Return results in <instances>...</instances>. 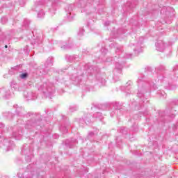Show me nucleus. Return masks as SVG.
<instances>
[{
	"label": "nucleus",
	"instance_id": "6ab92c4d",
	"mask_svg": "<svg viewBox=\"0 0 178 178\" xmlns=\"http://www.w3.org/2000/svg\"><path fill=\"white\" fill-rule=\"evenodd\" d=\"M29 26H30V20H29V19H24V24H23V25H22V27H23V28L25 27V29H29Z\"/></svg>",
	"mask_w": 178,
	"mask_h": 178
},
{
	"label": "nucleus",
	"instance_id": "393cba45",
	"mask_svg": "<svg viewBox=\"0 0 178 178\" xmlns=\"http://www.w3.org/2000/svg\"><path fill=\"white\" fill-rule=\"evenodd\" d=\"M120 133H122V134H127V129H126V127H121Z\"/></svg>",
	"mask_w": 178,
	"mask_h": 178
},
{
	"label": "nucleus",
	"instance_id": "c9c22d12",
	"mask_svg": "<svg viewBox=\"0 0 178 178\" xmlns=\"http://www.w3.org/2000/svg\"><path fill=\"white\" fill-rule=\"evenodd\" d=\"M13 137H15V138H16V140H17V132H13Z\"/></svg>",
	"mask_w": 178,
	"mask_h": 178
},
{
	"label": "nucleus",
	"instance_id": "9b49d317",
	"mask_svg": "<svg viewBox=\"0 0 178 178\" xmlns=\"http://www.w3.org/2000/svg\"><path fill=\"white\" fill-rule=\"evenodd\" d=\"M0 95L3 97L5 99H8L10 96V90L7 89H0Z\"/></svg>",
	"mask_w": 178,
	"mask_h": 178
},
{
	"label": "nucleus",
	"instance_id": "39448f33",
	"mask_svg": "<svg viewBox=\"0 0 178 178\" xmlns=\"http://www.w3.org/2000/svg\"><path fill=\"white\" fill-rule=\"evenodd\" d=\"M31 116L34 118V122H32V121H28L25 126L26 129H30L31 127H35V126H37V122H40L41 120V115L40 114L31 113Z\"/></svg>",
	"mask_w": 178,
	"mask_h": 178
},
{
	"label": "nucleus",
	"instance_id": "dca6fc26",
	"mask_svg": "<svg viewBox=\"0 0 178 178\" xmlns=\"http://www.w3.org/2000/svg\"><path fill=\"white\" fill-rule=\"evenodd\" d=\"M77 58V56H65V59L67 60L68 62H73Z\"/></svg>",
	"mask_w": 178,
	"mask_h": 178
},
{
	"label": "nucleus",
	"instance_id": "3c124183",
	"mask_svg": "<svg viewBox=\"0 0 178 178\" xmlns=\"http://www.w3.org/2000/svg\"><path fill=\"white\" fill-rule=\"evenodd\" d=\"M115 109H120V108H119V107H117V108H115Z\"/></svg>",
	"mask_w": 178,
	"mask_h": 178
},
{
	"label": "nucleus",
	"instance_id": "13d9d810",
	"mask_svg": "<svg viewBox=\"0 0 178 178\" xmlns=\"http://www.w3.org/2000/svg\"><path fill=\"white\" fill-rule=\"evenodd\" d=\"M159 80H162V78L160 77V78H159Z\"/></svg>",
	"mask_w": 178,
	"mask_h": 178
},
{
	"label": "nucleus",
	"instance_id": "2eb2a0df",
	"mask_svg": "<svg viewBox=\"0 0 178 178\" xmlns=\"http://www.w3.org/2000/svg\"><path fill=\"white\" fill-rule=\"evenodd\" d=\"M93 118H95L97 120H102L104 117H102V113L97 112L93 115Z\"/></svg>",
	"mask_w": 178,
	"mask_h": 178
},
{
	"label": "nucleus",
	"instance_id": "37998d69",
	"mask_svg": "<svg viewBox=\"0 0 178 178\" xmlns=\"http://www.w3.org/2000/svg\"><path fill=\"white\" fill-rule=\"evenodd\" d=\"M76 141H77V140L74 139V140H71V143H76Z\"/></svg>",
	"mask_w": 178,
	"mask_h": 178
},
{
	"label": "nucleus",
	"instance_id": "a19ab883",
	"mask_svg": "<svg viewBox=\"0 0 178 178\" xmlns=\"http://www.w3.org/2000/svg\"><path fill=\"white\" fill-rule=\"evenodd\" d=\"M171 10L172 12V19L175 17V9L171 8Z\"/></svg>",
	"mask_w": 178,
	"mask_h": 178
},
{
	"label": "nucleus",
	"instance_id": "f704fd0d",
	"mask_svg": "<svg viewBox=\"0 0 178 178\" xmlns=\"http://www.w3.org/2000/svg\"><path fill=\"white\" fill-rule=\"evenodd\" d=\"M80 3H81V8H86V4H84V1H83V0H81L80 1Z\"/></svg>",
	"mask_w": 178,
	"mask_h": 178
},
{
	"label": "nucleus",
	"instance_id": "473e14b6",
	"mask_svg": "<svg viewBox=\"0 0 178 178\" xmlns=\"http://www.w3.org/2000/svg\"><path fill=\"white\" fill-rule=\"evenodd\" d=\"M17 67H14V68H11V70H10L9 71V74H15V72H13V71H12V70H17Z\"/></svg>",
	"mask_w": 178,
	"mask_h": 178
},
{
	"label": "nucleus",
	"instance_id": "5701e85b",
	"mask_svg": "<svg viewBox=\"0 0 178 178\" xmlns=\"http://www.w3.org/2000/svg\"><path fill=\"white\" fill-rule=\"evenodd\" d=\"M113 79L115 81H119V76H118V73L116 72V70L114 71V76Z\"/></svg>",
	"mask_w": 178,
	"mask_h": 178
},
{
	"label": "nucleus",
	"instance_id": "f257e3e1",
	"mask_svg": "<svg viewBox=\"0 0 178 178\" xmlns=\"http://www.w3.org/2000/svg\"><path fill=\"white\" fill-rule=\"evenodd\" d=\"M144 75H140L137 81L138 83V97L141 98L145 92H148L151 88L156 90L158 88L155 83H150L147 81H144Z\"/></svg>",
	"mask_w": 178,
	"mask_h": 178
},
{
	"label": "nucleus",
	"instance_id": "a878e982",
	"mask_svg": "<svg viewBox=\"0 0 178 178\" xmlns=\"http://www.w3.org/2000/svg\"><path fill=\"white\" fill-rule=\"evenodd\" d=\"M156 70H158L159 72H163V70H165V66L159 65L156 67Z\"/></svg>",
	"mask_w": 178,
	"mask_h": 178
},
{
	"label": "nucleus",
	"instance_id": "b1692460",
	"mask_svg": "<svg viewBox=\"0 0 178 178\" xmlns=\"http://www.w3.org/2000/svg\"><path fill=\"white\" fill-rule=\"evenodd\" d=\"M10 87L13 90H17V84H16V83L15 81L11 82Z\"/></svg>",
	"mask_w": 178,
	"mask_h": 178
},
{
	"label": "nucleus",
	"instance_id": "09e8293b",
	"mask_svg": "<svg viewBox=\"0 0 178 178\" xmlns=\"http://www.w3.org/2000/svg\"><path fill=\"white\" fill-rule=\"evenodd\" d=\"M117 105H118V103H115V106H117Z\"/></svg>",
	"mask_w": 178,
	"mask_h": 178
},
{
	"label": "nucleus",
	"instance_id": "0eeeda50",
	"mask_svg": "<svg viewBox=\"0 0 178 178\" xmlns=\"http://www.w3.org/2000/svg\"><path fill=\"white\" fill-rule=\"evenodd\" d=\"M155 47L159 52H163L166 49V44L163 40H158L155 43Z\"/></svg>",
	"mask_w": 178,
	"mask_h": 178
},
{
	"label": "nucleus",
	"instance_id": "a211bd4d",
	"mask_svg": "<svg viewBox=\"0 0 178 178\" xmlns=\"http://www.w3.org/2000/svg\"><path fill=\"white\" fill-rule=\"evenodd\" d=\"M67 19L68 22H73L74 20V14L73 13L67 14Z\"/></svg>",
	"mask_w": 178,
	"mask_h": 178
},
{
	"label": "nucleus",
	"instance_id": "c03bdc74",
	"mask_svg": "<svg viewBox=\"0 0 178 178\" xmlns=\"http://www.w3.org/2000/svg\"><path fill=\"white\" fill-rule=\"evenodd\" d=\"M16 113H17V115H20V113H19V110L18 109L16 110Z\"/></svg>",
	"mask_w": 178,
	"mask_h": 178
},
{
	"label": "nucleus",
	"instance_id": "5fc2aeb1",
	"mask_svg": "<svg viewBox=\"0 0 178 178\" xmlns=\"http://www.w3.org/2000/svg\"><path fill=\"white\" fill-rule=\"evenodd\" d=\"M18 134H20V131H18Z\"/></svg>",
	"mask_w": 178,
	"mask_h": 178
},
{
	"label": "nucleus",
	"instance_id": "de8ad7c7",
	"mask_svg": "<svg viewBox=\"0 0 178 178\" xmlns=\"http://www.w3.org/2000/svg\"><path fill=\"white\" fill-rule=\"evenodd\" d=\"M175 70H177V68H176V66L174 67Z\"/></svg>",
	"mask_w": 178,
	"mask_h": 178
},
{
	"label": "nucleus",
	"instance_id": "58836bf2",
	"mask_svg": "<svg viewBox=\"0 0 178 178\" xmlns=\"http://www.w3.org/2000/svg\"><path fill=\"white\" fill-rule=\"evenodd\" d=\"M102 51L104 52V54H106V52H108V49L104 48L102 49Z\"/></svg>",
	"mask_w": 178,
	"mask_h": 178
},
{
	"label": "nucleus",
	"instance_id": "603ef678",
	"mask_svg": "<svg viewBox=\"0 0 178 178\" xmlns=\"http://www.w3.org/2000/svg\"><path fill=\"white\" fill-rule=\"evenodd\" d=\"M29 116H31V113H29Z\"/></svg>",
	"mask_w": 178,
	"mask_h": 178
},
{
	"label": "nucleus",
	"instance_id": "cd10ccee",
	"mask_svg": "<svg viewBox=\"0 0 178 178\" xmlns=\"http://www.w3.org/2000/svg\"><path fill=\"white\" fill-rule=\"evenodd\" d=\"M84 29H80L79 32H78V35L79 37H81V35H83L84 34Z\"/></svg>",
	"mask_w": 178,
	"mask_h": 178
},
{
	"label": "nucleus",
	"instance_id": "4d7b16f0",
	"mask_svg": "<svg viewBox=\"0 0 178 178\" xmlns=\"http://www.w3.org/2000/svg\"><path fill=\"white\" fill-rule=\"evenodd\" d=\"M3 142H4V143L6 142V140L4 139V140H3Z\"/></svg>",
	"mask_w": 178,
	"mask_h": 178
},
{
	"label": "nucleus",
	"instance_id": "4be33fe9",
	"mask_svg": "<svg viewBox=\"0 0 178 178\" xmlns=\"http://www.w3.org/2000/svg\"><path fill=\"white\" fill-rule=\"evenodd\" d=\"M122 51L123 50L122 49V47H118L116 48L115 53H117L119 56V55H120V54H122Z\"/></svg>",
	"mask_w": 178,
	"mask_h": 178
},
{
	"label": "nucleus",
	"instance_id": "2f4dec72",
	"mask_svg": "<svg viewBox=\"0 0 178 178\" xmlns=\"http://www.w3.org/2000/svg\"><path fill=\"white\" fill-rule=\"evenodd\" d=\"M100 83H101L102 86H105V84H106V80L102 78L101 80H100Z\"/></svg>",
	"mask_w": 178,
	"mask_h": 178
},
{
	"label": "nucleus",
	"instance_id": "f3484780",
	"mask_svg": "<svg viewBox=\"0 0 178 178\" xmlns=\"http://www.w3.org/2000/svg\"><path fill=\"white\" fill-rule=\"evenodd\" d=\"M73 48V44H65L63 46H61V49L64 50L72 49Z\"/></svg>",
	"mask_w": 178,
	"mask_h": 178
},
{
	"label": "nucleus",
	"instance_id": "7ed1b4c3",
	"mask_svg": "<svg viewBox=\"0 0 178 178\" xmlns=\"http://www.w3.org/2000/svg\"><path fill=\"white\" fill-rule=\"evenodd\" d=\"M143 42H144V37H140L136 43L129 44L136 56H137L140 53L143 52V49L141 47Z\"/></svg>",
	"mask_w": 178,
	"mask_h": 178
},
{
	"label": "nucleus",
	"instance_id": "9d476101",
	"mask_svg": "<svg viewBox=\"0 0 178 178\" xmlns=\"http://www.w3.org/2000/svg\"><path fill=\"white\" fill-rule=\"evenodd\" d=\"M62 0H52L51 1V6L52 8L49 9V12L51 13V15H55V10H56V5L59 3Z\"/></svg>",
	"mask_w": 178,
	"mask_h": 178
},
{
	"label": "nucleus",
	"instance_id": "c756f323",
	"mask_svg": "<svg viewBox=\"0 0 178 178\" xmlns=\"http://www.w3.org/2000/svg\"><path fill=\"white\" fill-rule=\"evenodd\" d=\"M69 111H70V112H76V111H77V107L76 106H70Z\"/></svg>",
	"mask_w": 178,
	"mask_h": 178
},
{
	"label": "nucleus",
	"instance_id": "c85d7f7f",
	"mask_svg": "<svg viewBox=\"0 0 178 178\" xmlns=\"http://www.w3.org/2000/svg\"><path fill=\"white\" fill-rule=\"evenodd\" d=\"M60 131H62V133L63 134H65V133H67V128L65 127H62L60 129Z\"/></svg>",
	"mask_w": 178,
	"mask_h": 178
},
{
	"label": "nucleus",
	"instance_id": "ea45409f",
	"mask_svg": "<svg viewBox=\"0 0 178 178\" xmlns=\"http://www.w3.org/2000/svg\"><path fill=\"white\" fill-rule=\"evenodd\" d=\"M86 73H91V67H89L86 71Z\"/></svg>",
	"mask_w": 178,
	"mask_h": 178
},
{
	"label": "nucleus",
	"instance_id": "864d4df0",
	"mask_svg": "<svg viewBox=\"0 0 178 178\" xmlns=\"http://www.w3.org/2000/svg\"><path fill=\"white\" fill-rule=\"evenodd\" d=\"M5 48H8V45H5Z\"/></svg>",
	"mask_w": 178,
	"mask_h": 178
},
{
	"label": "nucleus",
	"instance_id": "bb28decb",
	"mask_svg": "<svg viewBox=\"0 0 178 178\" xmlns=\"http://www.w3.org/2000/svg\"><path fill=\"white\" fill-rule=\"evenodd\" d=\"M2 24H6L8 22V18L6 17H3L1 19Z\"/></svg>",
	"mask_w": 178,
	"mask_h": 178
},
{
	"label": "nucleus",
	"instance_id": "4468645a",
	"mask_svg": "<svg viewBox=\"0 0 178 178\" xmlns=\"http://www.w3.org/2000/svg\"><path fill=\"white\" fill-rule=\"evenodd\" d=\"M73 8H74V6L73 4H70L66 6L65 10L67 13V14L73 13Z\"/></svg>",
	"mask_w": 178,
	"mask_h": 178
},
{
	"label": "nucleus",
	"instance_id": "79ce46f5",
	"mask_svg": "<svg viewBox=\"0 0 178 178\" xmlns=\"http://www.w3.org/2000/svg\"><path fill=\"white\" fill-rule=\"evenodd\" d=\"M5 127V125L3 123H0V129H3Z\"/></svg>",
	"mask_w": 178,
	"mask_h": 178
},
{
	"label": "nucleus",
	"instance_id": "f03ea898",
	"mask_svg": "<svg viewBox=\"0 0 178 178\" xmlns=\"http://www.w3.org/2000/svg\"><path fill=\"white\" fill-rule=\"evenodd\" d=\"M39 91H42L43 94H44L45 98H49L50 99H52V95H54L55 92V90L49 87V85L47 83L40 86Z\"/></svg>",
	"mask_w": 178,
	"mask_h": 178
},
{
	"label": "nucleus",
	"instance_id": "4c0bfd02",
	"mask_svg": "<svg viewBox=\"0 0 178 178\" xmlns=\"http://www.w3.org/2000/svg\"><path fill=\"white\" fill-rule=\"evenodd\" d=\"M109 24H111V22H109V21H106V22L104 23V26H109Z\"/></svg>",
	"mask_w": 178,
	"mask_h": 178
},
{
	"label": "nucleus",
	"instance_id": "49530a36",
	"mask_svg": "<svg viewBox=\"0 0 178 178\" xmlns=\"http://www.w3.org/2000/svg\"><path fill=\"white\" fill-rule=\"evenodd\" d=\"M175 115L172 114V115H171L172 119H173V118H175Z\"/></svg>",
	"mask_w": 178,
	"mask_h": 178
},
{
	"label": "nucleus",
	"instance_id": "e433bc0d",
	"mask_svg": "<svg viewBox=\"0 0 178 178\" xmlns=\"http://www.w3.org/2000/svg\"><path fill=\"white\" fill-rule=\"evenodd\" d=\"M93 136H94V132L92 131L89 132L88 137H93Z\"/></svg>",
	"mask_w": 178,
	"mask_h": 178
},
{
	"label": "nucleus",
	"instance_id": "f8f14e48",
	"mask_svg": "<svg viewBox=\"0 0 178 178\" xmlns=\"http://www.w3.org/2000/svg\"><path fill=\"white\" fill-rule=\"evenodd\" d=\"M91 115H88L84 120H80L79 122L80 123H83V122H85L86 124H90L91 123H92V120H91Z\"/></svg>",
	"mask_w": 178,
	"mask_h": 178
},
{
	"label": "nucleus",
	"instance_id": "7c9ffc66",
	"mask_svg": "<svg viewBox=\"0 0 178 178\" xmlns=\"http://www.w3.org/2000/svg\"><path fill=\"white\" fill-rule=\"evenodd\" d=\"M124 58L125 59H130L131 58V54H125Z\"/></svg>",
	"mask_w": 178,
	"mask_h": 178
},
{
	"label": "nucleus",
	"instance_id": "20e7f679",
	"mask_svg": "<svg viewBox=\"0 0 178 178\" xmlns=\"http://www.w3.org/2000/svg\"><path fill=\"white\" fill-rule=\"evenodd\" d=\"M34 168L33 165H29L25 170L23 174L18 172L17 176L19 178H33L34 176Z\"/></svg>",
	"mask_w": 178,
	"mask_h": 178
},
{
	"label": "nucleus",
	"instance_id": "a18cd8bd",
	"mask_svg": "<svg viewBox=\"0 0 178 178\" xmlns=\"http://www.w3.org/2000/svg\"><path fill=\"white\" fill-rule=\"evenodd\" d=\"M128 86H130V82H127V87Z\"/></svg>",
	"mask_w": 178,
	"mask_h": 178
},
{
	"label": "nucleus",
	"instance_id": "72a5a7b5",
	"mask_svg": "<svg viewBox=\"0 0 178 178\" xmlns=\"http://www.w3.org/2000/svg\"><path fill=\"white\" fill-rule=\"evenodd\" d=\"M41 40H38V39L36 40V41L34 42V43L32 42L33 45H38V44H40Z\"/></svg>",
	"mask_w": 178,
	"mask_h": 178
},
{
	"label": "nucleus",
	"instance_id": "8fccbe9b",
	"mask_svg": "<svg viewBox=\"0 0 178 178\" xmlns=\"http://www.w3.org/2000/svg\"><path fill=\"white\" fill-rule=\"evenodd\" d=\"M111 117L113 116V113H111Z\"/></svg>",
	"mask_w": 178,
	"mask_h": 178
},
{
	"label": "nucleus",
	"instance_id": "ddd939ff",
	"mask_svg": "<svg viewBox=\"0 0 178 178\" xmlns=\"http://www.w3.org/2000/svg\"><path fill=\"white\" fill-rule=\"evenodd\" d=\"M52 63H54V58L52 57H49L44 63V66L48 67V66H52Z\"/></svg>",
	"mask_w": 178,
	"mask_h": 178
},
{
	"label": "nucleus",
	"instance_id": "6e6552de",
	"mask_svg": "<svg viewBox=\"0 0 178 178\" xmlns=\"http://www.w3.org/2000/svg\"><path fill=\"white\" fill-rule=\"evenodd\" d=\"M83 76L84 74H81V75H77V74H73L71 76V80L73 81L75 86H77V84H80V83H81V80H83Z\"/></svg>",
	"mask_w": 178,
	"mask_h": 178
},
{
	"label": "nucleus",
	"instance_id": "1a4fd4ad",
	"mask_svg": "<svg viewBox=\"0 0 178 178\" xmlns=\"http://www.w3.org/2000/svg\"><path fill=\"white\" fill-rule=\"evenodd\" d=\"M27 101H31V99H37V95L33 92H25L24 94Z\"/></svg>",
	"mask_w": 178,
	"mask_h": 178
},
{
	"label": "nucleus",
	"instance_id": "aec40b11",
	"mask_svg": "<svg viewBox=\"0 0 178 178\" xmlns=\"http://www.w3.org/2000/svg\"><path fill=\"white\" fill-rule=\"evenodd\" d=\"M19 77L22 80H26V79H27V77H29V73H27V72L22 73L19 75Z\"/></svg>",
	"mask_w": 178,
	"mask_h": 178
},
{
	"label": "nucleus",
	"instance_id": "423d86ee",
	"mask_svg": "<svg viewBox=\"0 0 178 178\" xmlns=\"http://www.w3.org/2000/svg\"><path fill=\"white\" fill-rule=\"evenodd\" d=\"M118 59H119V57L116 56H115L114 60L113 58L108 57L106 58V62H113V63H115V70H118V73H120V72H122L123 66L120 63H119V62L116 61L118 60Z\"/></svg>",
	"mask_w": 178,
	"mask_h": 178
},
{
	"label": "nucleus",
	"instance_id": "6e6d98bb",
	"mask_svg": "<svg viewBox=\"0 0 178 178\" xmlns=\"http://www.w3.org/2000/svg\"><path fill=\"white\" fill-rule=\"evenodd\" d=\"M79 177H83V175H79Z\"/></svg>",
	"mask_w": 178,
	"mask_h": 178
},
{
	"label": "nucleus",
	"instance_id": "412c9836",
	"mask_svg": "<svg viewBox=\"0 0 178 178\" xmlns=\"http://www.w3.org/2000/svg\"><path fill=\"white\" fill-rule=\"evenodd\" d=\"M44 16H45V13L43 10H40L38 13V17H39L40 19L44 17Z\"/></svg>",
	"mask_w": 178,
	"mask_h": 178
}]
</instances>
